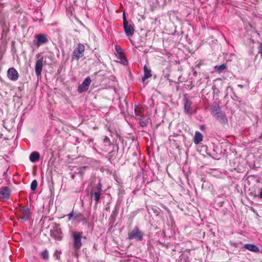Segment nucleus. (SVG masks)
Segmentation results:
<instances>
[{"instance_id":"f257e3e1","label":"nucleus","mask_w":262,"mask_h":262,"mask_svg":"<svg viewBox=\"0 0 262 262\" xmlns=\"http://www.w3.org/2000/svg\"><path fill=\"white\" fill-rule=\"evenodd\" d=\"M71 236L73 241V247L76 249H79L82 245V238L83 233L82 232L73 231L71 233Z\"/></svg>"},{"instance_id":"c756f323","label":"nucleus","mask_w":262,"mask_h":262,"mask_svg":"<svg viewBox=\"0 0 262 262\" xmlns=\"http://www.w3.org/2000/svg\"><path fill=\"white\" fill-rule=\"evenodd\" d=\"M259 196L261 198H262V188L261 189V191H260V194H259Z\"/></svg>"},{"instance_id":"7ed1b4c3","label":"nucleus","mask_w":262,"mask_h":262,"mask_svg":"<svg viewBox=\"0 0 262 262\" xmlns=\"http://www.w3.org/2000/svg\"><path fill=\"white\" fill-rule=\"evenodd\" d=\"M84 51V46L82 43H78L77 47L74 49L72 53V60H78L83 56Z\"/></svg>"},{"instance_id":"39448f33","label":"nucleus","mask_w":262,"mask_h":262,"mask_svg":"<svg viewBox=\"0 0 262 262\" xmlns=\"http://www.w3.org/2000/svg\"><path fill=\"white\" fill-rule=\"evenodd\" d=\"M192 101L189 97L186 95L184 96V110L185 113L191 116L194 113V109L192 106Z\"/></svg>"},{"instance_id":"5701e85b","label":"nucleus","mask_w":262,"mask_h":262,"mask_svg":"<svg viewBox=\"0 0 262 262\" xmlns=\"http://www.w3.org/2000/svg\"><path fill=\"white\" fill-rule=\"evenodd\" d=\"M118 59H119L120 60V62L122 64H126L127 63V59L125 58L124 55H122V56H120L119 57H118Z\"/></svg>"},{"instance_id":"2eb2a0df","label":"nucleus","mask_w":262,"mask_h":262,"mask_svg":"<svg viewBox=\"0 0 262 262\" xmlns=\"http://www.w3.org/2000/svg\"><path fill=\"white\" fill-rule=\"evenodd\" d=\"M203 136L202 134L198 131L195 132L193 140L195 144H199L203 140Z\"/></svg>"},{"instance_id":"20e7f679","label":"nucleus","mask_w":262,"mask_h":262,"mask_svg":"<svg viewBox=\"0 0 262 262\" xmlns=\"http://www.w3.org/2000/svg\"><path fill=\"white\" fill-rule=\"evenodd\" d=\"M144 233L138 227H135L128 233V238L141 241L143 239Z\"/></svg>"},{"instance_id":"a211bd4d","label":"nucleus","mask_w":262,"mask_h":262,"mask_svg":"<svg viewBox=\"0 0 262 262\" xmlns=\"http://www.w3.org/2000/svg\"><path fill=\"white\" fill-rule=\"evenodd\" d=\"M144 75L142 78L143 80H144L146 79H148L151 76V71L147 68L146 66H144Z\"/></svg>"},{"instance_id":"7c9ffc66","label":"nucleus","mask_w":262,"mask_h":262,"mask_svg":"<svg viewBox=\"0 0 262 262\" xmlns=\"http://www.w3.org/2000/svg\"><path fill=\"white\" fill-rule=\"evenodd\" d=\"M259 138L260 139H262V132H261V134H260V135L259 136Z\"/></svg>"},{"instance_id":"9d476101","label":"nucleus","mask_w":262,"mask_h":262,"mask_svg":"<svg viewBox=\"0 0 262 262\" xmlns=\"http://www.w3.org/2000/svg\"><path fill=\"white\" fill-rule=\"evenodd\" d=\"M91 82V79L90 77H87L83 81L82 84L79 86L78 88V91L79 93H82L83 92L86 91L89 89Z\"/></svg>"},{"instance_id":"ddd939ff","label":"nucleus","mask_w":262,"mask_h":262,"mask_svg":"<svg viewBox=\"0 0 262 262\" xmlns=\"http://www.w3.org/2000/svg\"><path fill=\"white\" fill-rule=\"evenodd\" d=\"M10 194V189L8 187H6L0 189V197L5 199L9 198Z\"/></svg>"},{"instance_id":"dca6fc26","label":"nucleus","mask_w":262,"mask_h":262,"mask_svg":"<svg viewBox=\"0 0 262 262\" xmlns=\"http://www.w3.org/2000/svg\"><path fill=\"white\" fill-rule=\"evenodd\" d=\"M244 248L250 251L254 252H258L259 251V248L257 246L253 244H245Z\"/></svg>"},{"instance_id":"aec40b11","label":"nucleus","mask_w":262,"mask_h":262,"mask_svg":"<svg viewBox=\"0 0 262 262\" xmlns=\"http://www.w3.org/2000/svg\"><path fill=\"white\" fill-rule=\"evenodd\" d=\"M40 255L41 258L45 260H48L49 258V251L47 249L41 251L40 253Z\"/></svg>"},{"instance_id":"6ab92c4d","label":"nucleus","mask_w":262,"mask_h":262,"mask_svg":"<svg viewBox=\"0 0 262 262\" xmlns=\"http://www.w3.org/2000/svg\"><path fill=\"white\" fill-rule=\"evenodd\" d=\"M144 111V109L141 106H136L135 108V112L136 116H142V114Z\"/></svg>"},{"instance_id":"f8f14e48","label":"nucleus","mask_w":262,"mask_h":262,"mask_svg":"<svg viewBox=\"0 0 262 262\" xmlns=\"http://www.w3.org/2000/svg\"><path fill=\"white\" fill-rule=\"evenodd\" d=\"M43 67V58L38 59L35 63V71L37 76H40Z\"/></svg>"},{"instance_id":"2f4dec72","label":"nucleus","mask_w":262,"mask_h":262,"mask_svg":"<svg viewBox=\"0 0 262 262\" xmlns=\"http://www.w3.org/2000/svg\"><path fill=\"white\" fill-rule=\"evenodd\" d=\"M239 86H240L241 88H242V87H243V86H242V85H239Z\"/></svg>"},{"instance_id":"c85d7f7f","label":"nucleus","mask_w":262,"mask_h":262,"mask_svg":"<svg viewBox=\"0 0 262 262\" xmlns=\"http://www.w3.org/2000/svg\"><path fill=\"white\" fill-rule=\"evenodd\" d=\"M68 216L69 220H71L72 219V218L73 216V212H71V213H70V214H69L68 215Z\"/></svg>"},{"instance_id":"393cba45","label":"nucleus","mask_w":262,"mask_h":262,"mask_svg":"<svg viewBox=\"0 0 262 262\" xmlns=\"http://www.w3.org/2000/svg\"><path fill=\"white\" fill-rule=\"evenodd\" d=\"M61 252L56 250L54 253V256L56 257V259H59Z\"/></svg>"},{"instance_id":"cd10ccee","label":"nucleus","mask_w":262,"mask_h":262,"mask_svg":"<svg viewBox=\"0 0 262 262\" xmlns=\"http://www.w3.org/2000/svg\"><path fill=\"white\" fill-rule=\"evenodd\" d=\"M258 52H259V53L260 54V55H261V56L262 57V42L260 43V44L259 46Z\"/></svg>"},{"instance_id":"b1692460","label":"nucleus","mask_w":262,"mask_h":262,"mask_svg":"<svg viewBox=\"0 0 262 262\" xmlns=\"http://www.w3.org/2000/svg\"><path fill=\"white\" fill-rule=\"evenodd\" d=\"M116 51L119 55L118 57L123 55V50L120 47L116 46Z\"/></svg>"},{"instance_id":"412c9836","label":"nucleus","mask_w":262,"mask_h":262,"mask_svg":"<svg viewBox=\"0 0 262 262\" xmlns=\"http://www.w3.org/2000/svg\"><path fill=\"white\" fill-rule=\"evenodd\" d=\"M37 185L38 183L37 181L36 180H33L31 184L30 187L31 190L33 191L35 190L37 187Z\"/></svg>"},{"instance_id":"1a4fd4ad","label":"nucleus","mask_w":262,"mask_h":262,"mask_svg":"<svg viewBox=\"0 0 262 262\" xmlns=\"http://www.w3.org/2000/svg\"><path fill=\"white\" fill-rule=\"evenodd\" d=\"M19 213L21 215L19 221L21 222L27 221L29 219L30 211L28 207H21L19 208Z\"/></svg>"},{"instance_id":"6e6552de","label":"nucleus","mask_w":262,"mask_h":262,"mask_svg":"<svg viewBox=\"0 0 262 262\" xmlns=\"http://www.w3.org/2000/svg\"><path fill=\"white\" fill-rule=\"evenodd\" d=\"M123 19L124 29L126 35L129 37L132 36L134 33V29L132 25L128 24L124 13H123Z\"/></svg>"},{"instance_id":"f03ea898","label":"nucleus","mask_w":262,"mask_h":262,"mask_svg":"<svg viewBox=\"0 0 262 262\" xmlns=\"http://www.w3.org/2000/svg\"><path fill=\"white\" fill-rule=\"evenodd\" d=\"M212 115L222 124H226L228 122V120L226 115L223 113L219 107H214L212 108Z\"/></svg>"},{"instance_id":"f3484780","label":"nucleus","mask_w":262,"mask_h":262,"mask_svg":"<svg viewBox=\"0 0 262 262\" xmlns=\"http://www.w3.org/2000/svg\"><path fill=\"white\" fill-rule=\"evenodd\" d=\"M39 159V154L37 151L32 152L29 157V159L32 162H35Z\"/></svg>"},{"instance_id":"a878e982","label":"nucleus","mask_w":262,"mask_h":262,"mask_svg":"<svg viewBox=\"0 0 262 262\" xmlns=\"http://www.w3.org/2000/svg\"><path fill=\"white\" fill-rule=\"evenodd\" d=\"M148 122L146 121H140V124L141 126H145L147 125Z\"/></svg>"},{"instance_id":"4be33fe9","label":"nucleus","mask_w":262,"mask_h":262,"mask_svg":"<svg viewBox=\"0 0 262 262\" xmlns=\"http://www.w3.org/2000/svg\"><path fill=\"white\" fill-rule=\"evenodd\" d=\"M226 68V66L224 64H223L221 66H216L214 67V69L217 71H223Z\"/></svg>"},{"instance_id":"4468645a","label":"nucleus","mask_w":262,"mask_h":262,"mask_svg":"<svg viewBox=\"0 0 262 262\" xmlns=\"http://www.w3.org/2000/svg\"><path fill=\"white\" fill-rule=\"evenodd\" d=\"M36 38L38 45L45 43L48 41L47 37L45 34H40L37 35H36Z\"/></svg>"},{"instance_id":"9b49d317","label":"nucleus","mask_w":262,"mask_h":262,"mask_svg":"<svg viewBox=\"0 0 262 262\" xmlns=\"http://www.w3.org/2000/svg\"><path fill=\"white\" fill-rule=\"evenodd\" d=\"M7 76L9 79L16 81L18 78L17 71L13 68H9L7 71Z\"/></svg>"},{"instance_id":"bb28decb","label":"nucleus","mask_w":262,"mask_h":262,"mask_svg":"<svg viewBox=\"0 0 262 262\" xmlns=\"http://www.w3.org/2000/svg\"><path fill=\"white\" fill-rule=\"evenodd\" d=\"M103 142L104 143H105L110 144V139L107 137L105 136L104 139H103Z\"/></svg>"},{"instance_id":"0eeeda50","label":"nucleus","mask_w":262,"mask_h":262,"mask_svg":"<svg viewBox=\"0 0 262 262\" xmlns=\"http://www.w3.org/2000/svg\"><path fill=\"white\" fill-rule=\"evenodd\" d=\"M102 191V185L99 183L96 185V187L93 189L91 192L92 198H93L98 203L100 200V194Z\"/></svg>"},{"instance_id":"423d86ee","label":"nucleus","mask_w":262,"mask_h":262,"mask_svg":"<svg viewBox=\"0 0 262 262\" xmlns=\"http://www.w3.org/2000/svg\"><path fill=\"white\" fill-rule=\"evenodd\" d=\"M51 236L55 239L61 241L62 239V232L59 225L55 224L50 231Z\"/></svg>"}]
</instances>
